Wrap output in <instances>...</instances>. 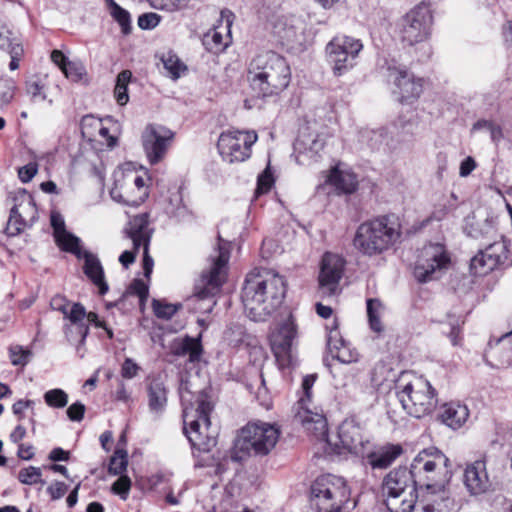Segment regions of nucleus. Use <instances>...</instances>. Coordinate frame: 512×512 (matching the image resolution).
<instances>
[{
    "label": "nucleus",
    "mask_w": 512,
    "mask_h": 512,
    "mask_svg": "<svg viewBox=\"0 0 512 512\" xmlns=\"http://www.w3.org/2000/svg\"><path fill=\"white\" fill-rule=\"evenodd\" d=\"M433 16L430 8L420 4L407 12L399 22V36L401 41L409 46L420 45L422 58H428L432 54L429 44Z\"/></svg>",
    "instance_id": "nucleus-10"
},
{
    "label": "nucleus",
    "mask_w": 512,
    "mask_h": 512,
    "mask_svg": "<svg viewBox=\"0 0 512 512\" xmlns=\"http://www.w3.org/2000/svg\"><path fill=\"white\" fill-rule=\"evenodd\" d=\"M230 257L229 243L218 238V245L214 252L210 255L211 268L207 274H203L202 282L205 288L198 291L196 297L200 301L208 300V307L205 311H211L215 305V301L209 295L214 294L219 289L225 278L226 265Z\"/></svg>",
    "instance_id": "nucleus-13"
},
{
    "label": "nucleus",
    "mask_w": 512,
    "mask_h": 512,
    "mask_svg": "<svg viewBox=\"0 0 512 512\" xmlns=\"http://www.w3.org/2000/svg\"><path fill=\"white\" fill-rule=\"evenodd\" d=\"M149 215L147 213L134 216L127 224L125 233L132 241L133 248L138 251L143 247V268L146 277L152 272L153 259L148 254L152 231L149 229Z\"/></svg>",
    "instance_id": "nucleus-20"
},
{
    "label": "nucleus",
    "mask_w": 512,
    "mask_h": 512,
    "mask_svg": "<svg viewBox=\"0 0 512 512\" xmlns=\"http://www.w3.org/2000/svg\"><path fill=\"white\" fill-rule=\"evenodd\" d=\"M311 502L317 512H347L350 489L344 478L325 474L311 485Z\"/></svg>",
    "instance_id": "nucleus-8"
},
{
    "label": "nucleus",
    "mask_w": 512,
    "mask_h": 512,
    "mask_svg": "<svg viewBox=\"0 0 512 512\" xmlns=\"http://www.w3.org/2000/svg\"><path fill=\"white\" fill-rule=\"evenodd\" d=\"M174 134L160 125H148L142 134L143 148L150 164L155 165L163 160Z\"/></svg>",
    "instance_id": "nucleus-22"
},
{
    "label": "nucleus",
    "mask_w": 512,
    "mask_h": 512,
    "mask_svg": "<svg viewBox=\"0 0 512 512\" xmlns=\"http://www.w3.org/2000/svg\"><path fill=\"white\" fill-rule=\"evenodd\" d=\"M286 294L284 278L271 270L253 271L247 275L242 301L248 317L264 321L283 302Z\"/></svg>",
    "instance_id": "nucleus-1"
},
{
    "label": "nucleus",
    "mask_w": 512,
    "mask_h": 512,
    "mask_svg": "<svg viewBox=\"0 0 512 512\" xmlns=\"http://www.w3.org/2000/svg\"><path fill=\"white\" fill-rule=\"evenodd\" d=\"M398 221L389 216L362 223L355 234L354 247L364 255L375 256L392 247L400 238Z\"/></svg>",
    "instance_id": "nucleus-5"
},
{
    "label": "nucleus",
    "mask_w": 512,
    "mask_h": 512,
    "mask_svg": "<svg viewBox=\"0 0 512 512\" xmlns=\"http://www.w3.org/2000/svg\"><path fill=\"white\" fill-rule=\"evenodd\" d=\"M467 406L451 402L442 406L441 419L444 424L452 429L460 428L468 419Z\"/></svg>",
    "instance_id": "nucleus-33"
},
{
    "label": "nucleus",
    "mask_w": 512,
    "mask_h": 512,
    "mask_svg": "<svg viewBox=\"0 0 512 512\" xmlns=\"http://www.w3.org/2000/svg\"><path fill=\"white\" fill-rule=\"evenodd\" d=\"M44 400L49 407L63 408L68 403V395L62 389H51L44 394Z\"/></svg>",
    "instance_id": "nucleus-46"
},
{
    "label": "nucleus",
    "mask_w": 512,
    "mask_h": 512,
    "mask_svg": "<svg viewBox=\"0 0 512 512\" xmlns=\"http://www.w3.org/2000/svg\"><path fill=\"white\" fill-rule=\"evenodd\" d=\"M84 413L85 406L80 402L73 403L67 409V415L72 421H81L84 417Z\"/></svg>",
    "instance_id": "nucleus-63"
},
{
    "label": "nucleus",
    "mask_w": 512,
    "mask_h": 512,
    "mask_svg": "<svg viewBox=\"0 0 512 512\" xmlns=\"http://www.w3.org/2000/svg\"><path fill=\"white\" fill-rule=\"evenodd\" d=\"M138 370L139 366L131 358H126L121 368V375L124 378L131 379L137 375Z\"/></svg>",
    "instance_id": "nucleus-61"
},
{
    "label": "nucleus",
    "mask_w": 512,
    "mask_h": 512,
    "mask_svg": "<svg viewBox=\"0 0 512 512\" xmlns=\"http://www.w3.org/2000/svg\"><path fill=\"white\" fill-rule=\"evenodd\" d=\"M402 454L400 445H385L373 451L365 452L368 464L373 469L389 467Z\"/></svg>",
    "instance_id": "nucleus-30"
},
{
    "label": "nucleus",
    "mask_w": 512,
    "mask_h": 512,
    "mask_svg": "<svg viewBox=\"0 0 512 512\" xmlns=\"http://www.w3.org/2000/svg\"><path fill=\"white\" fill-rule=\"evenodd\" d=\"M171 353L175 356H189L190 362L200 359L202 348L198 339L186 337L175 339L170 346Z\"/></svg>",
    "instance_id": "nucleus-36"
},
{
    "label": "nucleus",
    "mask_w": 512,
    "mask_h": 512,
    "mask_svg": "<svg viewBox=\"0 0 512 512\" xmlns=\"http://www.w3.org/2000/svg\"><path fill=\"white\" fill-rule=\"evenodd\" d=\"M450 258L441 244H429L420 251L414 275L419 282L433 280L447 268Z\"/></svg>",
    "instance_id": "nucleus-17"
},
{
    "label": "nucleus",
    "mask_w": 512,
    "mask_h": 512,
    "mask_svg": "<svg viewBox=\"0 0 512 512\" xmlns=\"http://www.w3.org/2000/svg\"><path fill=\"white\" fill-rule=\"evenodd\" d=\"M327 343L333 357L341 363L351 364L358 361L357 350L344 341L336 329L330 331Z\"/></svg>",
    "instance_id": "nucleus-29"
},
{
    "label": "nucleus",
    "mask_w": 512,
    "mask_h": 512,
    "mask_svg": "<svg viewBox=\"0 0 512 512\" xmlns=\"http://www.w3.org/2000/svg\"><path fill=\"white\" fill-rule=\"evenodd\" d=\"M131 489V480L126 475H120V477L113 483V493L120 496L121 499L126 500Z\"/></svg>",
    "instance_id": "nucleus-54"
},
{
    "label": "nucleus",
    "mask_w": 512,
    "mask_h": 512,
    "mask_svg": "<svg viewBox=\"0 0 512 512\" xmlns=\"http://www.w3.org/2000/svg\"><path fill=\"white\" fill-rule=\"evenodd\" d=\"M148 194L147 179L138 171L125 169L114 173V184L110 190L114 201L137 206L144 202Z\"/></svg>",
    "instance_id": "nucleus-11"
},
{
    "label": "nucleus",
    "mask_w": 512,
    "mask_h": 512,
    "mask_svg": "<svg viewBox=\"0 0 512 512\" xmlns=\"http://www.w3.org/2000/svg\"><path fill=\"white\" fill-rule=\"evenodd\" d=\"M315 376L307 375L303 378L302 389L304 396L299 399L295 407V417L305 430H311L315 425L316 430L324 431L326 418L311 400V388L314 385Z\"/></svg>",
    "instance_id": "nucleus-19"
},
{
    "label": "nucleus",
    "mask_w": 512,
    "mask_h": 512,
    "mask_svg": "<svg viewBox=\"0 0 512 512\" xmlns=\"http://www.w3.org/2000/svg\"><path fill=\"white\" fill-rule=\"evenodd\" d=\"M508 259L507 243L500 237L479 251L471 259V269L476 275H484L502 265Z\"/></svg>",
    "instance_id": "nucleus-23"
},
{
    "label": "nucleus",
    "mask_w": 512,
    "mask_h": 512,
    "mask_svg": "<svg viewBox=\"0 0 512 512\" xmlns=\"http://www.w3.org/2000/svg\"><path fill=\"white\" fill-rule=\"evenodd\" d=\"M57 307L59 311L64 314L65 318H67L71 324L75 325L80 335V343H83L89 330L88 326L85 324L86 310L84 306L80 303H71L69 308L67 306Z\"/></svg>",
    "instance_id": "nucleus-34"
},
{
    "label": "nucleus",
    "mask_w": 512,
    "mask_h": 512,
    "mask_svg": "<svg viewBox=\"0 0 512 512\" xmlns=\"http://www.w3.org/2000/svg\"><path fill=\"white\" fill-rule=\"evenodd\" d=\"M5 51H7L11 56V61L9 64L10 70H16L19 67V59L23 55V47L21 41L14 43V45L8 49H5Z\"/></svg>",
    "instance_id": "nucleus-58"
},
{
    "label": "nucleus",
    "mask_w": 512,
    "mask_h": 512,
    "mask_svg": "<svg viewBox=\"0 0 512 512\" xmlns=\"http://www.w3.org/2000/svg\"><path fill=\"white\" fill-rule=\"evenodd\" d=\"M160 22V16L156 13H145L139 16L138 26L141 29H153Z\"/></svg>",
    "instance_id": "nucleus-59"
},
{
    "label": "nucleus",
    "mask_w": 512,
    "mask_h": 512,
    "mask_svg": "<svg viewBox=\"0 0 512 512\" xmlns=\"http://www.w3.org/2000/svg\"><path fill=\"white\" fill-rule=\"evenodd\" d=\"M67 489L68 487L65 483L54 482L48 487L47 491L53 500H57L62 498L66 494Z\"/></svg>",
    "instance_id": "nucleus-64"
},
{
    "label": "nucleus",
    "mask_w": 512,
    "mask_h": 512,
    "mask_svg": "<svg viewBox=\"0 0 512 512\" xmlns=\"http://www.w3.org/2000/svg\"><path fill=\"white\" fill-rule=\"evenodd\" d=\"M179 393L183 405L184 431L192 446L199 451L208 452L217 443V431L211 429L209 414L213 405L209 397L200 393L195 402L187 380L182 379Z\"/></svg>",
    "instance_id": "nucleus-2"
},
{
    "label": "nucleus",
    "mask_w": 512,
    "mask_h": 512,
    "mask_svg": "<svg viewBox=\"0 0 512 512\" xmlns=\"http://www.w3.org/2000/svg\"><path fill=\"white\" fill-rule=\"evenodd\" d=\"M306 431L314 437L326 454L341 455L349 452L364 457L366 446L369 445L368 439L364 437L363 429L352 419L343 421L334 436L328 434L327 423L323 432L316 430L315 425H312L311 430Z\"/></svg>",
    "instance_id": "nucleus-6"
},
{
    "label": "nucleus",
    "mask_w": 512,
    "mask_h": 512,
    "mask_svg": "<svg viewBox=\"0 0 512 512\" xmlns=\"http://www.w3.org/2000/svg\"><path fill=\"white\" fill-rule=\"evenodd\" d=\"M235 15L229 9H224L220 13V24L217 25L214 30L207 35V38L211 39L214 44V48L222 49L229 44V38L231 33V26Z\"/></svg>",
    "instance_id": "nucleus-32"
},
{
    "label": "nucleus",
    "mask_w": 512,
    "mask_h": 512,
    "mask_svg": "<svg viewBox=\"0 0 512 512\" xmlns=\"http://www.w3.org/2000/svg\"><path fill=\"white\" fill-rule=\"evenodd\" d=\"M326 183L335 188L338 193H353L358 185L357 177L348 170L333 167L326 176Z\"/></svg>",
    "instance_id": "nucleus-31"
},
{
    "label": "nucleus",
    "mask_w": 512,
    "mask_h": 512,
    "mask_svg": "<svg viewBox=\"0 0 512 512\" xmlns=\"http://www.w3.org/2000/svg\"><path fill=\"white\" fill-rule=\"evenodd\" d=\"M273 176L270 172L269 168L267 167L259 176L257 180V188H256V194H264L267 193L273 184Z\"/></svg>",
    "instance_id": "nucleus-56"
},
{
    "label": "nucleus",
    "mask_w": 512,
    "mask_h": 512,
    "mask_svg": "<svg viewBox=\"0 0 512 512\" xmlns=\"http://www.w3.org/2000/svg\"><path fill=\"white\" fill-rule=\"evenodd\" d=\"M148 404L153 412H161L167 403V390L160 377H154L148 384Z\"/></svg>",
    "instance_id": "nucleus-35"
},
{
    "label": "nucleus",
    "mask_w": 512,
    "mask_h": 512,
    "mask_svg": "<svg viewBox=\"0 0 512 512\" xmlns=\"http://www.w3.org/2000/svg\"><path fill=\"white\" fill-rule=\"evenodd\" d=\"M55 241L58 246L67 251L75 254L78 258H81L84 250H81L79 247V238L68 233L66 230L60 232L57 236H55Z\"/></svg>",
    "instance_id": "nucleus-41"
},
{
    "label": "nucleus",
    "mask_w": 512,
    "mask_h": 512,
    "mask_svg": "<svg viewBox=\"0 0 512 512\" xmlns=\"http://www.w3.org/2000/svg\"><path fill=\"white\" fill-rule=\"evenodd\" d=\"M464 485L472 495L487 492L491 486L487 472L485 457H481L466 465L463 475Z\"/></svg>",
    "instance_id": "nucleus-26"
},
{
    "label": "nucleus",
    "mask_w": 512,
    "mask_h": 512,
    "mask_svg": "<svg viewBox=\"0 0 512 512\" xmlns=\"http://www.w3.org/2000/svg\"><path fill=\"white\" fill-rule=\"evenodd\" d=\"M161 61L164 69L166 70L167 76L173 80L180 78L187 70V66L180 60V58L173 53L168 51L162 54Z\"/></svg>",
    "instance_id": "nucleus-38"
},
{
    "label": "nucleus",
    "mask_w": 512,
    "mask_h": 512,
    "mask_svg": "<svg viewBox=\"0 0 512 512\" xmlns=\"http://www.w3.org/2000/svg\"><path fill=\"white\" fill-rule=\"evenodd\" d=\"M38 165L35 162H30L27 165L19 168L18 177L23 183L30 182L37 174Z\"/></svg>",
    "instance_id": "nucleus-60"
},
{
    "label": "nucleus",
    "mask_w": 512,
    "mask_h": 512,
    "mask_svg": "<svg viewBox=\"0 0 512 512\" xmlns=\"http://www.w3.org/2000/svg\"><path fill=\"white\" fill-rule=\"evenodd\" d=\"M296 337V326L292 317H288L272 332L270 344L280 368L292 364V343Z\"/></svg>",
    "instance_id": "nucleus-21"
},
{
    "label": "nucleus",
    "mask_w": 512,
    "mask_h": 512,
    "mask_svg": "<svg viewBox=\"0 0 512 512\" xmlns=\"http://www.w3.org/2000/svg\"><path fill=\"white\" fill-rule=\"evenodd\" d=\"M456 200V196L452 193L451 199H445L440 201L434 206L433 211L430 216L425 220L426 223H430L433 221L440 222L444 220L451 211L454 210L455 205L453 201Z\"/></svg>",
    "instance_id": "nucleus-42"
},
{
    "label": "nucleus",
    "mask_w": 512,
    "mask_h": 512,
    "mask_svg": "<svg viewBox=\"0 0 512 512\" xmlns=\"http://www.w3.org/2000/svg\"><path fill=\"white\" fill-rule=\"evenodd\" d=\"M389 78L395 85L394 94L402 103L416 101L423 92V79L415 77L405 68L389 67Z\"/></svg>",
    "instance_id": "nucleus-25"
},
{
    "label": "nucleus",
    "mask_w": 512,
    "mask_h": 512,
    "mask_svg": "<svg viewBox=\"0 0 512 512\" xmlns=\"http://www.w3.org/2000/svg\"><path fill=\"white\" fill-rule=\"evenodd\" d=\"M396 396L406 413L421 418L437 405L435 389L430 382L413 372L405 371L395 381Z\"/></svg>",
    "instance_id": "nucleus-4"
},
{
    "label": "nucleus",
    "mask_w": 512,
    "mask_h": 512,
    "mask_svg": "<svg viewBox=\"0 0 512 512\" xmlns=\"http://www.w3.org/2000/svg\"><path fill=\"white\" fill-rule=\"evenodd\" d=\"M41 476L40 468L29 466L19 471L18 479L23 484L34 485L41 482Z\"/></svg>",
    "instance_id": "nucleus-50"
},
{
    "label": "nucleus",
    "mask_w": 512,
    "mask_h": 512,
    "mask_svg": "<svg viewBox=\"0 0 512 512\" xmlns=\"http://www.w3.org/2000/svg\"><path fill=\"white\" fill-rule=\"evenodd\" d=\"M19 41V37L0 22V49H8Z\"/></svg>",
    "instance_id": "nucleus-55"
},
{
    "label": "nucleus",
    "mask_w": 512,
    "mask_h": 512,
    "mask_svg": "<svg viewBox=\"0 0 512 512\" xmlns=\"http://www.w3.org/2000/svg\"><path fill=\"white\" fill-rule=\"evenodd\" d=\"M15 83L11 79H0V106L8 104L14 97Z\"/></svg>",
    "instance_id": "nucleus-52"
},
{
    "label": "nucleus",
    "mask_w": 512,
    "mask_h": 512,
    "mask_svg": "<svg viewBox=\"0 0 512 512\" xmlns=\"http://www.w3.org/2000/svg\"><path fill=\"white\" fill-rule=\"evenodd\" d=\"M450 465L448 457L437 448L425 449L413 459L410 472L417 483L427 490H442V482L436 481V474Z\"/></svg>",
    "instance_id": "nucleus-12"
},
{
    "label": "nucleus",
    "mask_w": 512,
    "mask_h": 512,
    "mask_svg": "<svg viewBox=\"0 0 512 512\" xmlns=\"http://www.w3.org/2000/svg\"><path fill=\"white\" fill-rule=\"evenodd\" d=\"M37 216V209L33 198L25 191L17 192L13 197V206L6 225L8 236L19 235L27 226L31 225Z\"/></svg>",
    "instance_id": "nucleus-18"
},
{
    "label": "nucleus",
    "mask_w": 512,
    "mask_h": 512,
    "mask_svg": "<svg viewBox=\"0 0 512 512\" xmlns=\"http://www.w3.org/2000/svg\"><path fill=\"white\" fill-rule=\"evenodd\" d=\"M131 72L124 70L117 76L116 86L114 90L115 98L120 105H125L128 100L127 85L131 79Z\"/></svg>",
    "instance_id": "nucleus-44"
},
{
    "label": "nucleus",
    "mask_w": 512,
    "mask_h": 512,
    "mask_svg": "<svg viewBox=\"0 0 512 512\" xmlns=\"http://www.w3.org/2000/svg\"><path fill=\"white\" fill-rule=\"evenodd\" d=\"M62 72L68 79L74 82L84 80L87 75L84 65L82 63L73 61H69Z\"/></svg>",
    "instance_id": "nucleus-49"
},
{
    "label": "nucleus",
    "mask_w": 512,
    "mask_h": 512,
    "mask_svg": "<svg viewBox=\"0 0 512 512\" xmlns=\"http://www.w3.org/2000/svg\"><path fill=\"white\" fill-rule=\"evenodd\" d=\"M270 29L282 45L290 49L302 48L307 41V23L297 15H276L270 21Z\"/></svg>",
    "instance_id": "nucleus-15"
},
{
    "label": "nucleus",
    "mask_w": 512,
    "mask_h": 512,
    "mask_svg": "<svg viewBox=\"0 0 512 512\" xmlns=\"http://www.w3.org/2000/svg\"><path fill=\"white\" fill-rule=\"evenodd\" d=\"M304 129L300 132L298 139L295 142V150L298 153L297 160L299 163H304L302 157L309 159L316 158L319 153L324 149L328 133L325 131H307Z\"/></svg>",
    "instance_id": "nucleus-27"
},
{
    "label": "nucleus",
    "mask_w": 512,
    "mask_h": 512,
    "mask_svg": "<svg viewBox=\"0 0 512 512\" xmlns=\"http://www.w3.org/2000/svg\"><path fill=\"white\" fill-rule=\"evenodd\" d=\"M247 79L256 96L269 97L278 95L288 87L291 71L283 57L266 52L252 59Z\"/></svg>",
    "instance_id": "nucleus-3"
},
{
    "label": "nucleus",
    "mask_w": 512,
    "mask_h": 512,
    "mask_svg": "<svg viewBox=\"0 0 512 512\" xmlns=\"http://www.w3.org/2000/svg\"><path fill=\"white\" fill-rule=\"evenodd\" d=\"M26 92L33 101L47 100V85L42 80H30L26 84Z\"/></svg>",
    "instance_id": "nucleus-48"
},
{
    "label": "nucleus",
    "mask_w": 512,
    "mask_h": 512,
    "mask_svg": "<svg viewBox=\"0 0 512 512\" xmlns=\"http://www.w3.org/2000/svg\"><path fill=\"white\" fill-rule=\"evenodd\" d=\"M501 366H512V332L505 335L503 339V352L501 355Z\"/></svg>",
    "instance_id": "nucleus-57"
},
{
    "label": "nucleus",
    "mask_w": 512,
    "mask_h": 512,
    "mask_svg": "<svg viewBox=\"0 0 512 512\" xmlns=\"http://www.w3.org/2000/svg\"><path fill=\"white\" fill-rule=\"evenodd\" d=\"M257 138L255 131H226L218 139V151L228 163L243 162L250 157L251 147Z\"/></svg>",
    "instance_id": "nucleus-16"
},
{
    "label": "nucleus",
    "mask_w": 512,
    "mask_h": 512,
    "mask_svg": "<svg viewBox=\"0 0 512 512\" xmlns=\"http://www.w3.org/2000/svg\"><path fill=\"white\" fill-rule=\"evenodd\" d=\"M468 234L473 238H493L496 236V228L493 219L485 218L469 225Z\"/></svg>",
    "instance_id": "nucleus-39"
},
{
    "label": "nucleus",
    "mask_w": 512,
    "mask_h": 512,
    "mask_svg": "<svg viewBox=\"0 0 512 512\" xmlns=\"http://www.w3.org/2000/svg\"><path fill=\"white\" fill-rule=\"evenodd\" d=\"M82 137L88 141L97 140V132L102 129V120L93 115H86L80 123Z\"/></svg>",
    "instance_id": "nucleus-40"
},
{
    "label": "nucleus",
    "mask_w": 512,
    "mask_h": 512,
    "mask_svg": "<svg viewBox=\"0 0 512 512\" xmlns=\"http://www.w3.org/2000/svg\"><path fill=\"white\" fill-rule=\"evenodd\" d=\"M111 16L118 22L122 32L128 34L131 30L130 14L128 11L120 7L114 0H106Z\"/></svg>",
    "instance_id": "nucleus-43"
},
{
    "label": "nucleus",
    "mask_w": 512,
    "mask_h": 512,
    "mask_svg": "<svg viewBox=\"0 0 512 512\" xmlns=\"http://www.w3.org/2000/svg\"><path fill=\"white\" fill-rule=\"evenodd\" d=\"M363 49L361 40L351 36H336L326 45L327 61L334 74L342 75L355 65V60Z\"/></svg>",
    "instance_id": "nucleus-14"
},
{
    "label": "nucleus",
    "mask_w": 512,
    "mask_h": 512,
    "mask_svg": "<svg viewBox=\"0 0 512 512\" xmlns=\"http://www.w3.org/2000/svg\"><path fill=\"white\" fill-rule=\"evenodd\" d=\"M390 376H394L392 370L383 362H379L373 368L371 380L374 385L381 386Z\"/></svg>",
    "instance_id": "nucleus-51"
},
{
    "label": "nucleus",
    "mask_w": 512,
    "mask_h": 512,
    "mask_svg": "<svg viewBox=\"0 0 512 512\" xmlns=\"http://www.w3.org/2000/svg\"><path fill=\"white\" fill-rule=\"evenodd\" d=\"M280 430L266 422H252L243 427L235 441L232 458L241 461L248 456H266L276 446Z\"/></svg>",
    "instance_id": "nucleus-7"
},
{
    "label": "nucleus",
    "mask_w": 512,
    "mask_h": 512,
    "mask_svg": "<svg viewBox=\"0 0 512 512\" xmlns=\"http://www.w3.org/2000/svg\"><path fill=\"white\" fill-rule=\"evenodd\" d=\"M84 261L83 272L98 287L99 293L104 295L108 291V284L105 281L104 269L98 256L92 252L83 251L81 258Z\"/></svg>",
    "instance_id": "nucleus-28"
},
{
    "label": "nucleus",
    "mask_w": 512,
    "mask_h": 512,
    "mask_svg": "<svg viewBox=\"0 0 512 512\" xmlns=\"http://www.w3.org/2000/svg\"><path fill=\"white\" fill-rule=\"evenodd\" d=\"M152 306L155 315L162 319H170L178 309L176 305L162 303L159 300H153Z\"/></svg>",
    "instance_id": "nucleus-53"
},
{
    "label": "nucleus",
    "mask_w": 512,
    "mask_h": 512,
    "mask_svg": "<svg viewBox=\"0 0 512 512\" xmlns=\"http://www.w3.org/2000/svg\"><path fill=\"white\" fill-rule=\"evenodd\" d=\"M344 264V259L337 254L326 253L323 256L319 273V288L323 295L333 296L339 293Z\"/></svg>",
    "instance_id": "nucleus-24"
},
{
    "label": "nucleus",
    "mask_w": 512,
    "mask_h": 512,
    "mask_svg": "<svg viewBox=\"0 0 512 512\" xmlns=\"http://www.w3.org/2000/svg\"><path fill=\"white\" fill-rule=\"evenodd\" d=\"M187 0H154L155 9L159 10H177L179 9Z\"/></svg>",
    "instance_id": "nucleus-62"
},
{
    "label": "nucleus",
    "mask_w": 512,
    "mask_h": 512,
    "mask_svg": "<svg viewBox=\"0 0 512 512\" xmlns=\"http://www.w3.org/2000/svg\"><path fill=\"white\" fill-rule=\"evenodd\" d=\"M416 484L407 468L392 470L383 481L382 491L390 512H412L416 504Z\"/></svg>",
    "instance_id": "nucleus-9"
},
{
    "label": "nucleus",
    "mask_w": 512,
    "mask_h": 512,
    "mask_svg": "<svg viewBox=\"0 0 512 512\" xmlns=\"http://www.w3.org/2000/svg\"><path fill=\"white\" fill-rule=\"evenodd\" d=\"M385 306L379 299L367 300V316L372 331L382 333L384 331L383 316Z\"/></svg>",
    "instance_id": "nucleus-37"
},
{
    "label": "nucleus",
    "mask_w": 512,
    "mask_h": 512,
    "mask_svg": "<svg viewBox=\"0 0 512 512\" xmlns=\"http://www.w3.org/2000/svg\"><path fill=\"white\" fill-rule=\"evenodd\" d=\"M9 356L12 365L25 366L30 361L32 352L23 346L13 345L9 348Z\"/></svg>",
    "instance_id": "nucleus-47"
},
{
    "label": "nucleus",
    "mask_w": 512,
    "mask_h": 512,
    "mask_svg": "<svg viewBox=\"0 0 512 512\" xmlns=\"http://www.w3.org/2000/svg\"><path fill=\"white\" fill-rule=\"evenodd\" d=\"M127 465L128 455L126 450L118 448L110 459L108 468L109 473L113 475H121L124 471H126Z\"/></svg>",
    "instance_id": "nucleus-45"
}]
</instances>
